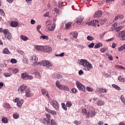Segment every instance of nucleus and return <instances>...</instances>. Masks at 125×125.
<instances>
[{
	"label": "nucleus",
	"mask_w": 125,
	"mask_h": 125,
	"mask_svg": "<svg viewBox=\"0 0 125 125\" xmlns=\"http://www.w3.org/2000/svg\"><path fill=\"white\" fill-rule=\"evenodd\" d=\"M115 68H117V69H121V70H125V67L122 65H116Z\"/></svg>",
	"instance_id": "obj_35"
},
{
	"label": "nucleus",
	"mask_w": 125,
	"mask_h": 125,
	"mask_svg": "<svg viewBox=\"0 0 125 125\" xmlns=\"http://www.w3.org/2000/svg\"><path fill=\"white\" fill-rule=\"evenodd\" d=\"M72 102H71L70 101L66 102V107L70 108V107H72Z\"/></svg>",
	"instance_id": "obj_33"
},
{
	"label": "nucleus",
	"mask_w": 125,
	"mask_h": 125,
	"mask_svg": "<svg viewBox=\"0 0 125 125\" xmlns=\"http://www.w3.org/2000/svg\"><path fill=\"white\" fill-rule=\"evenodd\" d=\"M31 61V62H33L34 63V66H38V65H39L38 63H40V62H38V58L36 56H31L30 57Z\"/></svg>",
	"instance_id": "obj_8"
},
{
	"label": "nucleus",
	"mask_w": 125,
	"mask_h": 125,
	"mask_svg": "<svg viewBox=\"0 0 125 125\" xmlns=\"http://www.w3.org/2000/svg\"><path fill=\"white\" fill-rule=\"evenodd\" d=\"M50 122V119H48L47 118H45L43 119V124H44L45 125H46V124L47 125L49 124V123Z\"/></svg>",
	"instance_id": "obj_29"
},
{
	"label": "nucleus",
	"mask_w": 125,
	"mask_h": 125,
	"mask_svg": "<svg viewBox=\"0 0 125 125\" xmlns=\"http://www.w3.org/2000/svg\"><path fill=\"white\" fill-rule=\"evenodd\" d=\"M41 28H42V26L41 25H38L37 26V30L39 33H40L42 35V33L41 32V31H40V29H41Z\"/></svg>",
	"instance_id": "obj_36"
},
{
	"label": "nucleus",
	"mask_w": 125,
	"mask_h": 125,
	"mask_svg": "<svg viewBox=\"0 0 125 125\" xmlns=\"http://www.w3.org/2000/svg\"><path fill=\"white\" fill-rule=\"evenodd\" d=\"M65 27L68 30L72 27V23L71 22H66L65 23Z\"/></svg>",
	"instance_id": "obj_26"
},
{
	"label": "nucleus",
	"mask_w": 125,
	"mask_h": 125,
	"mask_svg": "<svg viewBox=\"0 0 125 125\" xmlns=\"http://www.w3.org/2000/svg\"><path fill=\"white\" fill-rule=\"evenodd\" d=\"M82 112L83 114H84V115H86V113H87V111H86V109H83L82 110Z\"/></svg>",
	"instance_id": "obj_60"
},
{
	"label": "nucleus",
	"mask_w": 125,
	"mask_h": 125,
	"mask_svg": "<svg viewBox=\"0 0 125 125\" xmlns=\"http://www.w3.org/2000/svg\"><path fill=\"white\" fill-rule=\"evenodd\" d=\"M80 64L83 66V70L84 71H90V69L93 68L92 64L86 60H81Z\"/></svg>",
	"instance_id": "obj_1"
},
{
	"label": "nucleus",
	"mask_w": 125,
	"mask_h": 125,
	"mask_svg": "<svg viewBox=\"0 0 125 125\" xmlns=\"http://www.w3.org/2000/svg\"><path fill=\"white\" fill-rule=\"evenodd\" d=\"M10 62L12 64H16V63H17V60L15 59H12L10 60Z\"/></svg>",
	"instance_id": "obj_44"
},
{
	"label": "nucleus",
	"mask_w": 125,
	"mask_h": 125,
	"mask_svg": "<svg viewBox=\"0 0 125 125\" xmlns=\"http://www.w3.org/2000/svg\"><path fill=\"white\" fill-rule=\"evenodd\" d=\"M12 75V73H9L8 72H6L3 74V75L5 78H8L9 77H11V75Z\"/></svg>",
	"instance_id": "obj_32"
},
{
	"label": "nucleus",
	"mask_w": 125,
	"mask_h": 125,
	"mask_svg": "<svg viewBox=\"0 0 125 125\" xmlns=\"http://www.w3.org/2000/svg\"><path fill=\"white\" fill-rule=\"evenodd\" d=\"M2 123L3 124H7L8 123V120L7 118L4 117L2 119Z\"/></svg>",
	"instance_id": "obj_37"
},
{
	"label": "nucleus",
	"mask_w": 125,
	"mask_h": 125,
	"mask_svg": "<svg viewBox=\"0 0 125 125\" xmlns=\"http://www.w3.org/2000/svg\"><path fill=\"white\" fill-rule=\"evenodd\" d=\"M120 99L122 101V102H123L124 103V104H125V97H124V95H121Z\"/></svg>",
	"instance_id": "obj_45"
},
{
	"label": "nucleus",
	"mask_w": 125,
	"mask_h": 125,
	"mask_svg": "<svg viewBox=\"0 0 125 125\" xmlns=\"http://www.w3.org/2000/svg\"><path fill=\"white\" fill-rule=\"evenodd\" d=\"M13 117L14 119H18L19 118V115L14 113L13 114Z\"/></svg>",
	"instance_id": "obj_54"
},
{
	"label": "nucleus",
	"mask_w": 125,
	"mask_h": 125,
	"mask_svg": "<svg viewBox=\"0 0 125 125\" xmlns=\"http://www.w3.org/2000/svg\"><path fill=\"white\" fill-rule=\"evenodd\" d=\"M102 15V11H98L95 12V13L94 15V17H100Z\"/></svg>",
	"instance_id": "obj_16"
},
{
	"label": "nucleus",
	"mask_w": 125,
	"mask_h": 125,
	"mask_svg": "<svg viewBox=\"0 0 125 125\" xmlns=\"http://www.w3.org/2000/svg\"><path fill=\"white\" fill-rule=\"evenodd\" d=\"M50 103L56 110H59V103L57 101L51 100Z\"/></svg>",
	"instance_id": "obj_6"
},
{
	"label": "nucleus",
	"mask_w": 125,
	"mask_h": 125,
	"mask_svg": "<svg viewBox=\"0 0 125 125\" xmlns=\"http://www.w3.org/2000/svg\"><path fill=\"white\" fill-rule=\"evenodd\" d=\"M41 92H42V95L46 96V97H48V98L49 97V96L48 95V92L46 91V90H45V89H42Z\"/></svg>",
	"instance_id": "obj_13"
},
{
	"label": "nucleus",
	"mask_w": 125,
	"mask_h": 125,
	"mask_svg": "<svg viewBox=\"0 0 125 125\" xmlns=\"http://www.w3.org/2000/svg\"><path fill=\"white\" fill-rule=\"evenodd\" d=\"M54 30H55V26L53 25L52 26H50L48 28V31H53Z\"/></svg>",
	"instance_id": "obj_42"
},
{
	"label": "nucleus",
	"mask_w": 125,
	"mask_h": 125,
	"mask_svg": "<svg viewBox=\"0 0 125 125\" xmlns=\"http://www.w3.org/2000/svg\"><path fill=\"white\" fill-rule=\"evenodd\" d=\"M83 18L79 17L77 19L76 22L77 24H79V23H82V22L83 21Z\"/></svg>",
	"instance_id": "obj_28"
},
{
	"label": "nucleus",
	"mask_w": 125,
	"mask_h": 125,
	"mask_svg": "<svg viewBox=\"0 0 125 125\" xmlns=\"http://www.w3.org/2000/svg\"><path fill=\"white\" fill-rule=\"evenodd\" d=\"M76 85L79 89V90H82V91H83V92H85V86L81 83H80V81H76Z\"/></svg>",
	"instance_id": "obj_5"
},
{
	"label": "nucleus",
	"mask_w": 125,
	"mask_h": 125,
	"mask_svg": "<svg viewBox=\"0 0 125 125\" xmlns=\"http://www.w3.org/2000/svg\"><path fill=\"white\" fill-rule=\"evenodd\" d=\"M27 80H33L34 79V77L32 75H30L29 74H27Z\"/></svg>",
	"instance_id": "obj_51"
},
{
	"label": "nucleus",
	"mask_w": 125,
	"mask_h": 125,
	"mask_svg": "<svg viewBox=\"0 0 125 125\" xmlns=\"http://www.w3.org/2000/svg\"><path fill=\"white\" fill-rule=\"evenodd\" d=\"M54 11L55 12H56V13H59V12H60V11H59V10H58V9H57V8H55L54 9Z\"/></svg>",
	"instance_id": "obj_63"
},
{
	"label": "nucleus",
	"mask_w": 125,
	"mask_h": 125,
	"mask_svg": "<svg viewBox=\"0 0 125 125\" xmlns=\"http://www.w3.org/2000/svg\"><path fill=\"white\" fill-rule=\"evenodd\" d=\"M95 115H96L95 112L93 110H91L88 112L87 115H86V117L87 118H93V117H94Z\"/></svg>",
	"instance_id": "obj_11"
},
{
	"label": "nucleus",
	"mask_w": 125,
	"mask_h": 125,
	"mask_svg": "<svg viewBox=\"0 0 125 125\" xmlns=\"http://www.w3.org/2000/svg\"><path fill=\"white\" fill-rule=\"evenodd\" d=\"M100 52H101L102 53H104V52L105 51H107V48H106V47L101 48L100 49Z\"/></svg>",
	"instance_id": "obj_39"
},
{
	"label": "nucleus",
	"mask_w": 125,
	"mask_h": 125,
	"mask_svg": "<svg viewBox=\"0 0 125 125\" xmlns=\"http://www.w3.org/2000/svg\"><path fill=\"white\" fill-rule=\"evenodd\" d=\"M25 96L26 97H30V96H31L32 94H31V91H30V89H27L25 90Z\"/></svg>",
	"instance_id": "obj_19"
},
{
	"label": "nucleus",
	"mask_w": 125,
	"mask_h": 125,
	"mask_svg": "<svg viewBox=\"0 0 125 125\" xmlns=\"http://www.w3.org/2000/svg\"><path fill=\"white\" fill-rule=\"evenodd\" d=\"M106 55L107 56H108V59H109V60H110V61H112V60H113V56H112V55L106 54Z\"/></svg>",
	"instance_id": "obj_52"
},
{
	"label": "nucleus",
	"mask_w": 125,
	"mask_h": 125,
	"mask_svg": "<svg viewBox=\"0 0 125 125\" xmlns=\"http://www.w3.org/2000/svg\"><path fill=\"white\" fill-rule=\"evenodd\" d=\"M99 91L101 93H106L107 92V89H103V88H101L99 89Z\"/></svg>",
	"instance_id": "obj_31"
},
{
	"label": "nucleus",
	"mask_w": 125,
	"mask_h": 125,
	"mask_svg": "<svg viewBox=\"0 0 125 125\" xmlns=\"http://www.w3.org/2000/svg\"><path fill=\"white\" fill-rule=\"evenodd\" d=\"M125 49V44H124L123 45L121 46L118 48L119 51H122V50H124Z\"/></svg>",
	"instance_id": "obj_41"
},
{
	"label": "nucleus",
	"mask_w": 125,
	"mask_h": 125,
	"mask_svg": "<svg viewBox=\"0 0 125 125\" xmlns=\"http://www.w3.org/2000/svg\"><path fill=\"white\" fill-rule=\"evenodd\" d=\"M23 103H24V101L23 100H21L17 103V105L19 107V108H21L22 107V105L23 104Z\"/></svg>",
	"instance_id": "obj_22"
},
{
	"label": "nucleus",
	"mask_w": 125,
	"mask_h": 125,
	"mask_svg": "<svg viewBox=\"0 0 125 125\" xmlns=\"http://www.w3.org/2000/svg\"><path fill=\"white\" fill-rule=\"evenodd\" d=\"M11 27H16L18 26V22L16 21H12L10 23Z\"/></svg>",
	"instance_id": "obj_18"
},
{
	"label": "nucleus",
	"mask_w": 125,
	"mask_h": 125,
	"mask_svg": "<svg viewBox=\"0 0 125 125\" xmlns=\"http://www.w3.org/2000/svg\"><path fill=\"white\" fill-rule=\"evenodd\" d=\"M50 114H51L52 115H57V113L56 111H54V110H50V112H49Z\"/></svg>",
	"instance_id": "obj_55"
},
{
	"label": "nucleus",
	"mask_w": 125,
	"mask_h": 125,
	"mask_svg": "<svg viewBox=\"0 0 125 125\" xmlns=\"http://www.w3.org/2000/svg\"><path fill=\"white\" fill-rule=\"evenodd\" d=\"M20 38L21 39V40L24 41V42H26V41H28V37L22 35L20 36Z\"/></svg>",
	"instance_id": "obj_27"
},
{
	"label": "nucleus",
	"mask_w": 125,
	"mask_h": 125,
	"mask_svg": "<svg viewBox=\"0 0 125 125\" xmlns=\"http://www.w3.org/2000/svg\"><path fill=\"white\" fill-rule=\"evenodd\" d=\"M46 118H47V119L48 120H49V119H50V118H51V116H50V114H47L46 115Z\"/></svg>",
	"instance_id": "obj_62"
},
{
	"label": "nucleus",
	"mask_w": 125,
	"mask_h": 125,
	"mask_svg": "<svg viewBox=\"0 0 125 125\" xmlns=\"http://www.w3.org/2000/svg\"><path fill=\"white\" fill-rule=\"evenodd\" d=\"M26 88H27V86L22 85L20 86V87L19 88V90H20L21 92L22 93V92H23V91H25V90H26Z\"/></svg>",
	"instance_id": "obj_15"
},
{
	"label": "nucleus",
	"mask_w": 125,
	"mask_h": 125,
	"mask_svg": "<svg viewBox=\"0 0 125 125\" xmlns=\"http://www.w3.org/2000/svg\"><path fill=\"white\" fill-rule=\"evenodd\" d=\"M118 38H121V41H125V31H120L118 33Z\"/></svg>",
	"instance_id": "obj_10"
},
{
	"label": "nucleus",
	"mask_w": 125,
	"mask_h": 125,
	"mask_svg": "<svg viewBox=\"0 0 125 125\" xmlns=\"http://www.w3.org/2000/svg\"><path fill=\"white\" fill-rule=\"evenodd\" d=\"M24 64H28L29 61H28V58H24L23 60Z\"/></svg>",
	"instance_id": "obj_50"
},
{
	"label": "nucleus",
	"mask_w": 125,
	"mask_h": 125,
	"mask_svg": "<svg viewBox=\"0 0 125 125\" xmlns=\"http://www.w3.org/2000/svg\"><path fill=\"white\" fill-rule=\"evenodd\" d=\"M99 21L97 20H95L94 21H91L90 22H87L86 24L89 26H93L94 27H96L97 24H99Z\"/></svg>",
	"instance_id": "obj_7"
},
{
	"label": "nucleus",
	"mask_w": 125,
	"mask_h": 125,
	"mask_svg": "<svg viewBox=\"0 0 125 125\" xmlns=\"http://www.w3.org/2000/svg\"><path fill=\"white\" fill-rule=\"evenodd\" d=\"M55 56H56V57H63V56H64V55H65V53H62L58 55V54H55Z\"/></svg>",
	"instance_id": "obj_46"
},
{
	"label": "nucleus",
	"mask_w": 125,
	"mask_h": 125,
	"mask_svg": "<svg viewBox=\"0 0 125 125\" xmlns=\"http://www.w3.org/2000/svg\"><path fill=\"white\" fill-rule=\"evenodd\" d=\"M51 125H56V123H55V121L54 120H51Z\"/></svg>",
	"instance_id": "obj_59"
},
{
	"label": "nucleus",
	"mask_w": 125,
	"mask_h": 125,
	"mask_svg": "<svg viewBox=\"0 0 125 125\" xmlns=\"http://www.w3.org/2000/svg\"><path fill=\"white\" fill-rule=\"evenodd\" d=\"M123 28H124V26H119L117 27V28H115L114 30L116 31V32H119V31H121Z\"/></svg>",
	"instance_id": "obj_38"
},
{
	"label": "nucleus",
	"mask_w": 125,
	"mask_h": 125,
	"mask_svg": "<svg viewBox=\"0 0 125 125\" xmlns=\"http://www.w3.org/2000/svg\"><path fill=\"white\" fill-rule=\"evenodd\" d=\"M52 51V48L48 46H44L43 48V52L49 53Z\"/></svg>",
	"instance_id": "obj_9"
},
{
	"label": "nucleus",
	"mask_w": 125,
	"mask_h": 125,
	"mask_svg": "<svg viewBox=\"0 0 125 125\" xmlns=\"http://www.w3.org/2000/svg\"><path fill=\"white\" fill-rule=\"evenodd\" d=\"M61 105H62V109L63 110H64V111H67V106H66V104H65V103H62Z\"/></svg>",
	"instance_id": "obj_34"
},
{
	"label": "nucleus",
	"mask_w": 125,
	"mask_h": 125,
	"mask_svg": "<svg viewBox=\"0 0 125 125\" xmlns=\"http://www.w3.org/2000/svg\"><path fill=\"white\" fill-rule=\"evenodd\" d=\"M83 71L82 70H80L79 71V75H83Z\"/></svg>",
	"instance_id": "obj_64"
},
{
	"label": "nucleus",
	"mask_w": 125,
	"mask_h": 125,
	"mask_svg": "<svg viewBox=\"0 0 125 125\" xmlns=\"http://www.w3.org/2000/svg\"><path fill=\"white\" fill-rule=\"evenodd\" d=\"M74 123L75 124V125H80L82 124V122H79V121L76 120V121H74Z\"/></svg>",
	"instance_id": "obj_56"
},
{
	"label": "nucleus",
	"mask_w": 125,
	"mask_h": 125,
	"mask_svg": "<svg viewBox=\"0 0 125 125\" xmlns=\"http://www.w3.org/2000/svg\"><path fill=\"white\" fill-rule=\"evenodd\" d=\"M112 87H113V88H115V89H117V90H121V87H119V86H118L115 84H112Z\"/></svg>",
	"instance_id": "obj_30"
},
{
	"label": "nucleus",
	"mask_w": 125,
	"mask_h": 125,
	"mask_svg": "<svg viewBox=\"0 0 125 125\" xmlns=\"http://www.w3.org/2000/svg\"><path fill=\"white\" fill-rule=\"evenodd\" d=\"M40 39H43V40H46V41H48V36H45V35H43V36H41L40 37Z\"/></svg>",
	"instance_id": "obj_40"
},
{
	"label": "nucleus",
	"mask_w": 125,
	"mask_h": 125,
	"mask_svg": "<svg viewBox=\"0 0 125 125\" xmlns=\"http://www.w3.org/2000/svg\"><path fill=\"white\" fill-rule=\"evenodd\" d=\"M0 15H2V16H5V13H4V11L1 9L0 10Z\"/></svg>",
	"instance_id": "obj_49"
},
{
	"label": "nucleus",
	"mask_w": 125,
	"mask_h": 125,
	"mask_svg": "<svg viewBox=\"0 0 125 125\" xmlns=\"http://www.w3.org/2000/svg\"><path fill=\"white\" fill-rule=\"evenodd\" d=\"M86 89L89 92H92L93 91V89L90 87H86Z\"/></svg>",
	"instance_id": "obj_47"
},
{
	"label": "nucleus",
	"mask_w": 125,
	"mask_h": 125,
	"mask_svg": "<svg viewBox=\"0 0 125 125\" xmlns=\"http://www.w3.org/2000/svg\"><path fill=\"white\" fill-rule=\"evenodd\" d=\"M104 104V101L101 100H99L97 103V106H103Z\"/></svg>",
	"instance_id": "obj_25"
},
{
	"label": "nucleus",
	"mask_w": 125,
	"mask_h": 125,
	"mask_svg": "<svg viewBox=\"0 0 125 125\" xmlns=\"http://www.w3.org/2000/svg\"><path fill=\"white\" fill-rule=\"evenodd\" d=\"M103 46V44H102V43H98L95 45L94 48L95 49L100 48V47H102Z\"/></svg>",
	"instance_id": "obj_23"
},
{
	"label": "nucleus",
	"mask_w": 125,
	"mask_h": 125,
	"mask_svg": "<svg viewBox=\"0 0 125 125\" xmlns=\"http://www.w3.org/2000/svg\"><path fill=\"white\" fill-rule=\"evenodd\" d=\"M71 91H72V93H74V94H76L77 92H78V89L73 88L71 89Z\"/></svg>",
	"instance_id": "obj_43"
},
{
	"label": "nucleus",
	"mask_w": 125,
	"mask_h": 125,
	"mask_svg": "<svg viewBox=\"0 0 125 125\" xmlns=\"http://www.w3.org/2000/svg\"><path fill=\"white\" fill-rule=\"evenodd\" d=\"M87 40H88V41H93L94 39L92 36H88L87 37Z\"/></svg>",
	"instance_id": "obj_53"
},
{
	"label": "nucleus",
	"mask_w": 125,
	"mask_h": 125,
	"mask_svg": "<svg viewBox=\"0 0 125 125\" xmlns=\"http://www.w3.org/2000/svg\"><path fill=\"white\" fill-rule=\"evenodd\" d=\"M11 71H12L13 74H17L19 72V69L18 68H8V72H11Z\"/></svg>",
	"instance_id": "obj_12"
},
{
	"label": "nucleus",
	"mask_w": 125,
	"mask_h": 125,
	"mask_svg": "<svg viewBox=\"0 0 125 125\" xmlns=\"http://www.w3.org/2000/svg\"><path fill=\"white\" fill-rule=\"evenodd\" d=\"M41 66L43 67H45L46 68H49L50 67H52V63L49 62L48 61L43 60L38 63Z\"/></svg>",
	"instance_id": "obj_3"
},
{
	"label": "nucleus",
	"mask_w": 125,
	"mask_h": 125,
	"mask_svg": "<svg viewBox=\"0 0 125 125\" xmlns=\"http://www.w3.org/2000/svg\"><path fill=\"white\" fill-rule=\"evenodd\" d=\"M63 78V76H62V75H60L58 73H55L54 74V79H55L56 80H58L59 79H62Z\"/></svg>",
	"instance_id": "obj_20"
},
{
	"label": "nucleus",
	"mask_w": 125,
	"mask_h": 125,
	"mask_svg": "<svg viewBox=\"0 0 125 125\" xmlns=\"http://www.w3.org/2000/svg\"><path fill=\"white\" fill-rule=\"evenodd\" d=\"M3 54H10V51L8 50V48H5L2 52Z\"/></svg>",
	"instance_id": "obj_21"
},
{
	"label": "nucleus",
	"mask_w": 125,
	"mask_h": 125,
	"mask_svg": "<svg viewBox=\"0 0 125 125\" xmlns=\"http://www.w3.org/2000/svg\"><path fill=\"white\" fill-rule=\"evenodd\" d=\"M4 107L7 109H10V104H9L6 103L4 104Z\"/></svg>",
	"instance_id": "obj_48"
},
{
	"label": "nucleus",
	"mask_w": 125,
	"mask_h": 125,
	"mask_svg": "<svg viewBox=\"0 0 125 125\" xmlns=\"http://www.w3.org/2000/svg\"><path fill=\"white\" fill-rule=\"evenodd\" d=\"M3 35L5 39L10 40L12 39V34L9 32V30L5 29L3 30Z\"/></svg>",
	"instance_id": "obj_4"
},
{
	"label": "nucleus",
	"mask_w": 125,
	"mask_h": 125,
	"mask_svg": "<svg viewBox=\"0 0 125 125\" xmlns=\"http://www.w3.org/2000/svg\"><path fill=\"white\" fill-rule=\"evenodd\" d=\"M94 44H95L94 43H91L88 45V47H89V48H92V47L94 46Z\"/></svg>",
	"instance_id": "obj_57"
},
{
	"label": "nucleus",
	"mask_w": 125,
	"mask_h": 125,
	"mask_svg": "<svg viewBox=\"0 0 125 125\" xmlns=\"http://www.w3.org/2000/svg\"><path fill=\"white\" fill-rule=\"evenodd\" d=\"M123 18H124V16L123 15L119 14L115 17L114 20L113 21V22H115V21L119 19H123Z\"/></svg>",
	"instance_id": "obj_17"
},
{
	"label": "nucleus",
	"mask_w": 125,
	"mask_h": 125,
	"mask_svg": "<svg viewBox=\"0 0 125 125\" xmlns=\"http://www.w3.org/2000/svg\"><path fill=\"white\" fill-rule=\"evenodd\" d=\"M43 46L42 45H37L35 47V49L38 51H43Z\"/></svg>",
	"instance_id": "obj_14"
},
{
	"label": "nucleus",
	"mask_w": 125,
	"mask_h": 125,
	"mask_svg": "<svg viewBox=\"0 0 125 125\" xmlns=\"http://www.w3.org/2000/svg\"><path fill=\"white\" fill-rule=\"evenodd\" d=\"M56 86L61 90H65V91H70L69 87L66 85L60 84V82L57 81L56 83Z\"/></svg>",
	"instance_id": "obj_2"
},
{
	"label": "nucleus",
	"mask_w": 125,
	"mask_h": 125,
	"mask_svg": "<svg viewBox=\"0 0 125 125\" xmlns=\"http://www.w3.org/2000/svg\"><path fill=\"white\" fill-rule=\"evenodd\" d=\"M21 79H23V80H25L26 78H27L28 74H27V73L24 72V73H22L21 74Z\"/></svg>",
	"instance_id": "obj_24"
},
{
	"label": "nucleus",
	"mask_w": 125,
	"mask_h": 125,
	"mask_svg": "<svg viewBox=\"0 0 125 125\" xmlns=\"http://www.w3.org/2000/svg\"><path fill=\"white\" fill-rule=\"evenodd\" d=\"M51 24V22L50 21H47L45 23L46 26H49Z\"/></svg>",
	"instance_id": "obj_58"
},
{
	"label": "nucleus",
	"mask_w": 125,
	"mask_h": 125,
	"mask_svg": "<svg viewBox=\"0 0 125 125\" xmlns=\"http://www.w3.org/2000/svg\"><path fill=\"white\" fill-rule=\"evenodd\" d=\"M73 38L77 39L78 38V33H74Z\"/></svg>",
	"instance_id": "obj_61"
}]
</instances>
